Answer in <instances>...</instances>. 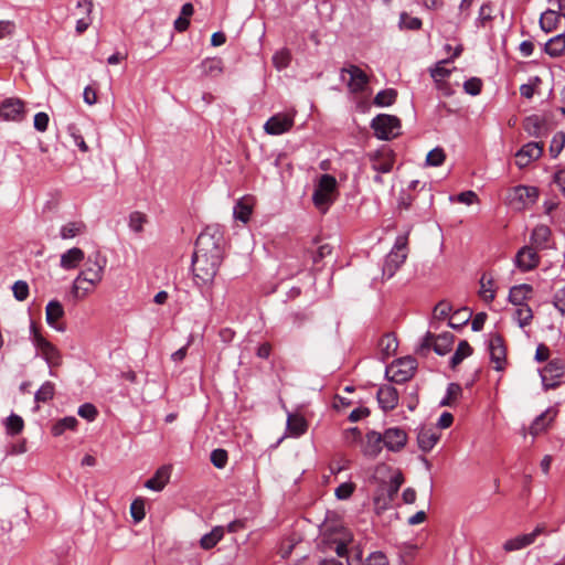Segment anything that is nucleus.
Instances as JSON below:
<instances>
[{"instance_id": "obj_1", "label": "nucleus", "mask_w": 565, "mask_h": 565, "mask_svg": "<svg viewBox=\"0 0 565 565\" xmlns=\"http://www.w3.org/2000/svg\"><path fill=\"white\" fill-rule=\"evenodd\" d=\"M372 478L376 483L373 498L375 508L390 509L404 482L403 473L386 463H380L375 467Z\"/></svg>"}, {"instance_id": "obj_2", "label": "nucleus", "mask_w": 565, "mask_h": 565, "mask_svg": "<svg viewBox=\"0 0 565 565\" xmlns=\"http://www.w3.org/2000/svg\"><path fill=\"white\" fill-rule=\"evenodd\" d=\"M106 265L107 258L99 250L90 254L86 259L85 268L79 271L73 282L72 294L74 297H78V292L82 289V282L89 285L88 288H83L84 295L93 291L94 287L102 281Z\"/></svg>"}, {"instance_id": "obj_3", "label": "nucleus", "mask_w": 565, "mask_h": 565, "mask_svg": "<svg viewBox=\"0 0 565 565\" xmlns=\"http://www.w3.org/2000/svg\"><path fill=\"white\" fill-rule=\"evenodd\" d=\"M222 256L194 252L192 257V270L194 281L198 286H206L213 282L218 267L221 265Z\"/></svg>"}, {"instance_id": "obj_4", "label": "nucleus", "mask_w": 565, "mask_h": 565, "mask_svg": "<svg viewBox=\"0 0 565 565\" xmlns=\"http://www.w3.org/2000/svg\"><path fill=\"white\" fill-rule=\"evenodd\" d=\"M224 233L220 225H207L198 236L195 242V252L203 253L204 256L213 254L222 256V245Z\"/></svg>"}, {"instance_id": "obj_5", "label": "nucleus", "mask_w": 565, "mask_h": 565, "mask_svg": "<svg viewBox=\"0 0 565 565\" xmlns=\"http://www.w3.org/2000/svg\"><path fill=\"white\" fill-rule=\"evenodd\" d=\"M30 333L33 345L38 350L39 354L45 360L50 369L60 366L62 364V354L60 350L41 334L34 322H31ZM50 375L54 376L55 373L50 370Z\"/></svg>"}, {"instance_id": "obj_6", "label": "nucleus", "mask_w": 565, "mask_h": 565, "mask_svg": "<svg viewBox=\"0 0 565 565\" xmlns=\"http://www.w3.org/2000/svg\"><path fill=\"white\" fill-rule=\"evenodd\" d=\"M337 180L331 174H322L312 194L315 206L321 212H327L335 200Z\"/></svg>"}, {"instance_id": "obj_7", "label": "nucleus", "mask_w": 565, "mask_h": 565, "mask_svg": "<svg viewBox=\"0 0 565 565\" xmlns=\"http://www.w3.org/2000/svg\"><path fill=\"white\" fill-rule=\"evenodd\" d=\"M371 128L376 138L391 140L401 135V120L398 117L388 114H380L371 121Z\"/></svg>"}, {"instance_id": "obj_8", "label": "nucleus", "mask_w": 565, "mask_h": 565, "mask_svg": "<svg viewBox=\"0 0 565 565\" xmlns=\"http://www.w3.org/2000/svg\"><path fill=\"white\" fill-rule=\"evenodd\" d=\"M417 367V362L412 356L397 359L386 366L385 375L394 383L401 384L408 381Z\"/></svg>"}, {"instance_id": "obj_9", "label": "nucleus", "mask_w": 565, "mask_h": 565, "mask_svg": "<svg viewBox=\"0 0 565 565\" xmlns=\"http://www.w3.org/2000/svg\"><path fill=\"white\" fill-rule=\"evenodd\" d=\"M565 365L562 360L554 359L540 372L542 384L545 391L556 388L564 376Z\"/></svg>"}, {"instance_id": "obj_10", "label": "nucleus", "mask_w": 565, "mask_h": 565, "mask_svg": "<svg viewBox=\"0 0 565 565\" xmlns=\"http://www.w3.org/2000/svg\"><path fill=\"white\" fill-rule=\"evenodd\" d=\"M455 335L451 332H443L438 335L426 331V353L433 350L438 355H446L451 352Z\"/></svg>"}, {"instance_id": "obj_11", "label": "nucleus", "mask_w": 565, "mask_h": 565, "mask_svg": "<svg viewBox=\"0 0 565 565\" xmlns=\"http://www.w3.org/2000/svg\"><path fill=\"white\" fill-rule=\"evenodd\" d=\"M539 191L535 186L518 185L509 193L510 204L520 210L536 201Z\"/></svg>"}, {"instance_id": "obj_12", "label": "nucleus", "mask_w": 565, "mask_h": 565, "mask_svg": "<svg viewBox=\"0 0 565 565\" xmlns=\"http://www.w3.org/2000/svg\"><path fill=\"white\" fill-rule=\"evenodd\" d=\"M25 115L24 103L19 98H7L0 104V118L2 120L22 121Z\"/></svg>"}, {"instance_id": "obj_13", "label": "nucleus", "mask_w": 565, "mask_h": 565, "mask_svg": "<svg viewBox=\"0 0 565 565\" xmlns=\"http://www.w3.org/2000/svg\"><path fill=\"white\" fill-rule=\"evenodd\" d=\"M345 74H349L348 87L352 93H360L364 90L367 85L369 77L364 71L356 65H350L341 70V79H345Z\"/></svg>"}, {"instance_id": "obj_14", "label": "nucleus", "mask_w": 565, "mask_h": 565, "mask_svg": "<svg viewBox=\"0 0 565 565\" xmlns=\"http://www.w3.org/2000/svg\"><path fill=\"white\" fill-rule=\"evenodd\" d=\"M294 126V117L286 113H278L271 116L264 125V130L268 135L278 136L285 134Z\"/></svg>"}, {"instance_id": "obj_15", "label": "nucleus", "mask_w": 565, "mask_h": 565, "mask_svg": "<svg viewBox=\"0 0 565 565\" xmlns=\"http://www.w3.org/2000/svg\"><path fill=\"white\" fill-rule=\"evenodd\" d=\"M370 160L372 168L376 172L387 173L393 169L394 153L387 146H383L377 151L370 154Z\"/></svg>"}, {"instance_id": "obj_16", "label": "nucleus", "mask_w": 565, "mask_h": 565, "mask_svg": "<svg viewBox=\"0 0 565 565\" xmlns=\"http://www.w3.org/2000/svg\"><path fill=\"white\" fill-rule=\"evenodd\" d=\"M490 360L495 363L494 369L502 371L505 364L507 350L504 347L503 338L500 334H494L489 341Z\"/></svg>"}, {"instance_id": "obj_17", "label": "nucleus", "mask_w": 565, "mask_h": 565, "mask_svg": "<svg viewBox=\"0 0 565 565\" xmlns=\"http://www.w3.org/2000/svg\"><path fill=\"white\" fill-rule=\"evenodd\" d=\"M540 263L536 250L530 246H523L515 255V266L522 271L534 269Z\"/></svg>"}, {"instance_id": "obj_18", "label": "nucleus", "mask_w": 565, "mask_h": 565, "mask_svg": "<svg viewBox=\"0 0 565 565\" xmlns=\"http://www.w3.org/2000/svg\"><path fill=\"white\" fill-rule=\"evenodd\" d=\"M384 447L385 446L382 434L375 430H370L366 433L362 445V451L366 457L376 458Z\"/></svg>"}, {"instance_id": "obj_19", "label": "nucleus", "mask_w": 565, "mask_h": 565, "mask_svg": "<svg viewBox=\"0 0 565 565\" xmlns=\"http://www.w3.org/2000/svg\"><path fill=\"white\" fill-rule=\"evenodd\" d=\"M543 529L540 526H536L531 533L518 535L513 539L508 540L503 544V548L505 552H514L522 550L531 544L534 543L537 535L542 533Z\"/></svg>"}, {"instance_id": "obj_20", "label": "nucleus", "mask_w": 565, "mask_h": 565, "mask_svg": "<svg viewBox=\"0 0 565 565\" xmlns=\"http://www.w3.org/2000/svg\"><path fill=\"white\" fill-rule=\"evenodd\" d=\"M382 435L384 439V446L390 451H398L406 444V433L401 428H388Z\"/></svg>"}, {"instance_id": "obj_21", "label": "nucleus", "mask_w": 565, "mask_h": 565, "mask_svg": "<svg viewBox=\"0 0 565 565\" xmlns=\"http://www.w3.org/2000/svg\"><path fill=\"white\" fill-rule=\"evenodd\" d=\"M376 397L383 411L393 409L398 402L397 391L391 385L381 386L377 391Z\"/></svg>"}, {"instance_id": "obj_22", "label": "nucleus", "mask_w": 565, "mask_h": 565, "mask_svg": "<svg viewBox=\"0 0 565 565\" xmlns=\"http://www.w3.org/2000/svg\"><path fill=\"white\" fill-rule=\"evenodd\" d=\"M533 287L529 284L515 285L510 288L509 301L514 306L527 305L526 300L531 298Z\"/></svg>"}, {"instance_id": "obj_23", "label": "nucleus", "mask_w": 565, "mask_h": 565, "mask_svg": "<svg viewBox=\"0 0 565 565\" xmlns=\"http://www.w3.org/2000/svg\"><path fill=\"white\" fill-rule=\"evenodd\" d=\"M84 259V252L78 247H72L61 255L60 266L65 270H71L76 268Z\"/></svg>"}, {"instance_id": "obj_24", "label": "nucleus", "mask_w": 565, "mask_h": 565, "mask_svg": "<svg viewBox=\"0 0 565 565\" xmlns=\"http://www.w3.org/2000/svg\"><path fill=\"white\" fill-rule=\"evenodd\" d=\"M170 475L171 468L169 466H162L146 481L145 487L153 491H161L168 483Z\"/></svg>"}, {"instance_id": "obj_25", "label": "nucleus", "mask_w": 565, "mask_h": 565, "mask_svg": "<svg viewBox=\"0 0 565 565\" xmlns=\"http://www.w3.org/2000/svg\"><path fill=\"white\" fill-rule=\"evenodd\" d=\"M64 316V308L58 300H51L45 308V319L50 327L57 331H63L64 328L57 326V320Z\"/></svg>"}, {"instance_id": "obj_26", "label": "nucleus", "mask_w": 565, "mask_h": 565, "mask_svg": "<svg viewBox=\"0 0 565 565\" xmlns=\"http://www.w3.org/2000/svg\"><path fill=\"white\" fill-rule=\"evenodd\" d=\"M556 415L557 411L553 407H550L545 412L536 416L530 427V434L533 436H537L539 434L544 431L547 425L554 420Z\"/></svg>"}, {"instance_id": "obj_27", "label": "nucleus", "mask_w": 565, "mask_h": 565, "mask_svg": "<svg viewBox=\"0 0 565 565\" xmlns=\"http://www.w3.org/2000/svg\"><path fill=\"white\" fill-rule=\"evenodd\" d=\"M76 9H84V17H79L76 21V32L77 34H83L88 26L92 24L90 13L93 11V1L92 0H77Z\"/></svg>"}, {"instance_id": "obj_28", "label": "nucleus", "mask_w": 565, "mask_h": 565, "mask_svg": "<svg viewBox=\"0 0 565 565\" xmlns=\"http://www.w3.org/2000/svg\"><path fill=\"white\" fill-rule=\"evenodd\" d=\"M398 556L403 565H411L419 555L420 545L412 542H403L397 546Z\"/></svg>"}, {"instance_id": "obj_29", "label": "nucleus", "mask_w": 565, "mask_h": 565, "mask_svg": "<svg viewBox=\"0 0 565 565\" xmlns=\"http://www.w3.org/2000/svg\"><path fill=\"white\" fill-rule=\"evenodd\" d=\"M551 234V228L547 225L541 224L535 226L531 233L532 245L537 249L546 248Z\"/></svg>"}, {"instance_id": "obj_30", "label": "nucleus", "mask_w": 565, "mask_h": 565, "mask_svg": "<svg viewBox=\"0 0 565 565\" xmlns=\"http://www.w3.org/2000/svg\"><path fill=\"white\" fill-rule=\"evenodd\" d=\"M543 51L551 57H559L565 53V33L551 38L544 45Z\"/></svg>"}, {"instance_id": "obj_31", "label": "nucleus", "mask_w": 565, "mask_h": 565, "mask_svg": "<svg viewBox=\"0 0 565 565\" xmlns=\"http://www.w3.org/2000/svg\"><path fill=\"white\" fill-rule=\"evenodd\" d=\"M380 355L383 361L395 354L398 341L393 333L384 334L379 341Z\"/></svg>"}, {"instance_id": "obj_32", "label": "nucleus", "mask_w": 565, "mask_h": 565, "mask_svg": "<svg viewBox=\"0 0 565 565\" xmlns=\"http://www.w3.org/2000/svg\"><path fill=\"white\" fill-rule=\"evenodd\" d=\"M402 248L397 246V250H392L386 257L383 266L384 275L387 277H392L395 270L399 267L401 264L405 260V254H401Z\"/></svg>"}, {"instance_id": "obj_33", "label": "nucleus", "mask_w": 565, "mask_h": 565, "mask_svg": "<svg viewBox=\"0 0 565 565\" xmlns=\"http://www.w3.org/2000/svg\"><path fill=\"white\" fill-rule=\"evenodd\" d=\"M561 17L562 15L556 10L547 9L544 11L540 18L541 30L545 33H551L556 29Z\"/></svg>"}, {"instance_id": "obj_34", "label": "nucleus", "mask_w": 565, "mask_h": 565, "mask_svg": "<svg viewBox=\"0 0 565 565\" xmlns=\"http://www.w3.org/2000/svg\"><path fill=\"white\" fill-rule=\"evenodd\" d=\"M313 315L307 308L296 309L289 311L286 320L295 328H301L307 322L311 321Z\"/></svg>"}, {"instance_id": "obj_35", "label": "nucleus", "mask_w": 565, "mask_h": 565, "mask_svg": "<svg viewBox=\"0 0 565 565\" xmlns=\"http://www.w3.org/2000/svg\"><path fill=\"white\" fill-rule=\"evenodd\" d=\"M306 419L298 414H289L287 418V429L291 436L299 437L307 431Z\"/></svg>"}, {"instance_id": "obj_36", "label": "nucleus", "mask_w": 565, "mask_h": 565, "mask_svg": "<svg viewBox=\"0 0 565 565\" xmlns=\"http://www.w3.org/2000/svg\"><path fill=\"white\" fill-rule=\"evenodd\" d=\"M472 353L473 349L471 345L466 340H461L450 358L449 366L452 370L456 369L466 358L470 356Z\"/></svg>"}, {"instance_id": "obj_37", "label": "nucleus", "mask_w": 565, "mask_h": 565, "mask_svg": "<svg viewBox=\"0 0 565 565\" xmlns=\"http://www.w3.org/2000/svg\"><path fill=\"white\" fill-rule=\"evenodd\" d=\"M224 536V527L215 526L211 532L204 534L200 540V546L203 550L213 548Z\"/></svg>"}, {"instance_id": "obj_38", "label": "nucleus", "mask_w": 565, "mask_h": 565, "mask_svg": "<svg viewBox=\"0 0 565 565\" xmlns=\"http://www.w3.org/2000/svg\"><path fill=\"white\" fill-rule=\"evenodd\" d=\"M86 225L82 221L68 222L60 230V236L63 239L74 238L85 232Z\"/></svg>"}, {"instance_id": "obj_39", "label": "nucleus", "mask_w": 565, "mask_h": 565, "mask_svg": "<svg viewBox=\"0 0 565 565\" xmlns=\"http://www.w3.org/2000/svg\"><path fill=\"white\" fill-rule=\"evenodd\" d=\"M206 76H217L223 72V61L218 57L205 58L200 65Z\"/></svg>"}, {"instance_id": "obj_40", "label": "nucleus", "mask_w": 565, "mask_h": 565, "mask_svg": "<svg viewBox=\"0 0 565 565\" xmlns=\"http://www.w3.org/2000/svg\"><path fill=\"white\" fill-rule=\"evenodd\" d=\"M78 424V420L74 416H66L58 419L52 427V434L54 436H61L66 430H74Z\"/></svg>"}, {"instance_id": "obj_41", "label": "nucleus", "mask_w": 565, "mask_h": 565, "mask_svg": "<svg viewBox=\"0 0 565 565\" xmlns=\"http://www.w3.org/2000/svg\"><path fill=\"white\" fill-rule=\"evenodd\" d=\"M471 318V312L467 308L459 309L449 318L448 326L455 330H460Z\"/></svg>"}, {"instance_id": "obj_42", "label": "nucleus", "mask_w": 565, "mask_h": 565, "mask_svg": "<svg viewBox=\"0 0 565 565\" xmlns=\"http://www.w3.org/2000/svg\"><path fill=\"white\" fill-rule=\"evenodd\" d=\"M533 319V311L529 305L518 306L514 311V320L518 322L520 328H525L531 323Z\"/></svg>"}, {"instance_id": "obj_43", "label": "nucleus", "mask_w": 565, "mask_h": 565, "mask_svg": "<svg viewBox=\"0 0 565 565\" xmlns=\"http://www.w3.org/2000/svg\"><path fill=\"white\" fill-rule=\"evenodd\" d=\"M451 309H452L451 305L448 301H446V300L439 301L434 307L430 327H436L437 321L445 320L449 316V312L451 311Z\"/></svg>"}, {"instance_id": "obj_44", "label": "nucleus", "mask_w": 565, "mask_h": 565, "mask_svg": "<svg viewBox=\"0 0 565 565\" xmlns=\"http://www.w3.org/2000/svg\"><path fill=\"white\" fill-rule=\"evenodd\" d=\"M55 386L52 382H44L34 394L35 403H46L54 397Z\"/></svg>"}, {"instance_id": "obj_45", "label": "nucleus", "mask_w": 565, "mask_h": 565, "mask_svg": "<svg viewBox=\"0 0 565 565\" xmlns=\"http://www.w3.org/2000/svg\"><path fill=\"white\" fill-rule=\"evenodd\" d=\"M494 280L491 276L488 277L487 274H483L480 278V295L484 299V301L490 302L493 301L495 295L492 288Z\"/></svg>"}, {"instance_id": "obj_46", "label": "nucleus", "mask_w": 565, "mask_h": 565, "mask_svg": "<svg viewBox=\"0 0 565 565\" xmlns=\"http://www.w3.org/2000/svg\"><path fill=\"white\" fill-rule=\"evenodd\" d=\"M397 92L393 88H387L379 92L374 97V104L380 107L391 106L395 103Z\"/></svg>"}, {"instance_id": "obj_47", "label": "nucleus", "mask_w": 565, "mask_h": 565, "mask_svg": "<svg viewBox=\"0 0 565 565\" xmlns=\"http://www.w3.org/2000/svg\"><path fill=\"white\" fill-rule=\"evenodd\" d=\"M543 143L531 141L525 143L520 150L523 157H527L533 161L539 159L543 154Z\"/></svg>"}, {"instance_id": "obj_48", "label": "nucleus", "mask_w": 565, "mask_h": 565, "mask_svg": "<svg viewBox=\"0 0 565 565\" xmlns=\"http://www.w3.org/2000/svg\"><path fill=\"white\" fill-rule=\"evenodd\" d=\"M252 214V206L245 200H239L234 206V217L247 223Z\"/></svg>"}, {"instance_id": "obj_49", "label": "nucleus", "mask_w": 565, "mask_h": 565, "mask_svg": "<svg viewBox=\"0 0 565 565\" xmlns=\"http://www.w3.org/2000/svg\"><path fill=\"white\" fill-rule=\"evenodd\" d=\"M524 130L530 136L540 137L542 130V120L540 117L536 115L526 117L524 120Z\"/></svg>"}, {"instance_id": "obj_50", "label": "nucleus", "mask_w": 565, "mask_h": 565, "mask_svg": "<svg viewBox=\"0 0 565 565\" xmlns=\"http://www.w3.org/2000/svg\"><path fill=\"white\" fill-rule=\"evenodd\" d=\"M462 393V388L458 383H449L445 397L439 402V406H450L451 401L458 398Z\"/></svg>"}, {"instance_id": "obj_51", "label": "nucleus", "mask_w": 565, "mask_h": 565, "mask_svg": "<svg viewBox=\"0 0 565 565\" xmlns=\"http://www.w3.org/2000/svg\"><path fill=\"white\" fill-rule=\"evenodd\" d=\"M565 146V132L564 131H557L550 145V154L552 158H557V156L562 152Z\"/></svg>"}, {"instance_id": "obj_52", "label": "nucleus", "mask_w": 565, "mask_h": 565, "mask_svg": "<svg viewBox=\"0 0 565 565\" xmlns=\"http://www.w3.org/2000/svg\"><path fill=\"white\" fill-rule=\"evenodd\" d=\"M445 159V150L441 147H436L426 153V166L438 167L444 163Z\"/></svg>"}, {"instance_id": "obj_53", "label": "nucleus", "mask_w": 565, "mask_h": 565, "mask_svg": "<svg viewBox=\"0 0 565 565\" xmlns=\"http://www.w3.org/2000/svg\"><path fill=\"white\" fill-rule=\"evenodd\" d=\"M448 63L449 62L447 60H444V61L438 62L435 65V67L429 68L430 76L434 81H440V79L447 81V78L451 74V70L446 67V64H448Z\"/></svg>"}, {"instance_id": "obj_54", "label": "nucleus", "mask_w": 565, "mask_h": 565, "mask_svg": "<svg viewBox=\"0 0 565 565\" xmlns=\"http://www.w3.org/2000/svg\"><path fill=\"white\" fill-rule=\"evenodd\" d=\"M147 223L146 214L135 211L129 215V227L131 231L136 233H141L143 230V225Z\"/></svg>"}, {"instance_id": "obj_55", "label": "nucleus", "mask_w": 565, "mask_h": 565, "mask_svg": "<svg viewBox=\"0 0 565 565\" xmlns=\"http://www.w3.org/2000/svg\"><path fill=\"white\" fill-rule=\"evenodd\" d=\"M399 28L406 30H419L422 28V20L403 12L399 17Z\"/></svg>"}, {"instance_id": "obj_56", "label": "nucleus", "mask_w": 565, "mask_h": 565, "mask_svg": "<svg viewBox=\"0 0 565 565\" xmlns=\"http://www.w3.org/2000/svg\"><path fill=\"white\" fill-rule=\"evenodd\" d=\"M6 426H7V430L9 434L17 435L22 431L24 423L20 416L15 415V414H11L7 418Z\"/></svg>"}, {"instance_id": "obj_57", "label": "nucleus", "mask_w": 565, "mask_h": 565, "mask_svg": "<svg viewBox=\"0 0 565 565\" xmlns=\"http://www.w3.org/2000/svg\"><path fill=\"white\" fill-rule=\"evenodd\" d=\"M290 61L291 56L287 50L278 51L273 56V63L277 70L286 68L290 64Z\"/></svg>"}, {"instance_id": "obj_58", "label": "nucleus", "mask_w": 565, "mask_h": 565, "mask_svg": "<svg viewBox=\"0 0 565 565\" xmlns=\"http://www.w3.org/2000/svg\"><path fill=\"white\" fill-rule=\"evenodd\" d=\"M482 81L479 77H471L463 83V90L466 94L477 96L481 93Z\"/></svg>"}, {"instance_id": "obj_59", "label": "nucleus", "mask_w": 565, "mask_h": 565, "mask_svg": "<svg viewBox=\"0 0 565 565\" xmlns=\"http://www.w3.org/2000/svg\"><path fill=\"white\" fill-rule=\"evenodd\" d=\"M12 291L17 300L23 301L29 296V285L23 280H18L13 284Z\"/></svg>"}, {"instance_id": "obj_60", "label": "nucleus", "mask_w": 565, "mask_h": 565, "mask_svg": "<svg viewBox=\"0 0 565 565\" xmlns=\"http://www.w3.org/2000/svg\"><path fill=\"white\" fill-rule=\"evenodd\" d=\"M227 451L224 449H214L211 452V462L218 469H222L227 463Z\"/></svg>"}, {"instance_id": "obj_61", "label": "nucleus", "mask_w": 565, "mask_h": 565, "mask_svg": "<svg viewBox=\"0 0 565 565\" xmlns=\"http://www.w3.org/2000/svg\"><path fill=\"white\" fill-rule=\"evenodd\" d=\"M77 414L88 422H93L97 417L98 411L93 404L85 403L78 407Z\"/></svg>"}, {"instance_id": "obj_62", "label": "nucleus", "mask_w": 565, "mask_h": 565, "mask_svg": "<svg viewBox=\"0 0 565 565\" xmlns=\"http://www.w3.org/2000/svg\"><path fill=\"white\" fill-rule=\"evenodd\" d=\"M363 565H390V563L384 553L373 552L366 557Z\"/></svg>"}, {"instance_id": "obj_63", "label": "nucleus", "mask_w": 565, "mask_h": 565, "mask_svg": "<svg viewBox=\"0 0 565 565\" xmlns=\"http://www.w3.org/2000/svg\"><path fill=\"white\" fill-rule=\"evenodd\" d=\"M49 121H50L49 115L46 113L41 111V113L35 114L33 126L38 131L44 132L47 130Z\"/></svg>"}, {"instance_id": "obj_64", "label": "nucleus", "mask_w": 565, "mask_h": 565, "mask_svg": "<svg viewBox=\"0 0 565 565\" xmlns=\"http://www.w3.org/2000/svg\"><path fill=\"white\" fill-rule=\"evenodd\" d=\"M553 303L562 315H565V285L555 291Z\"/></svg>"}]
</instances>
